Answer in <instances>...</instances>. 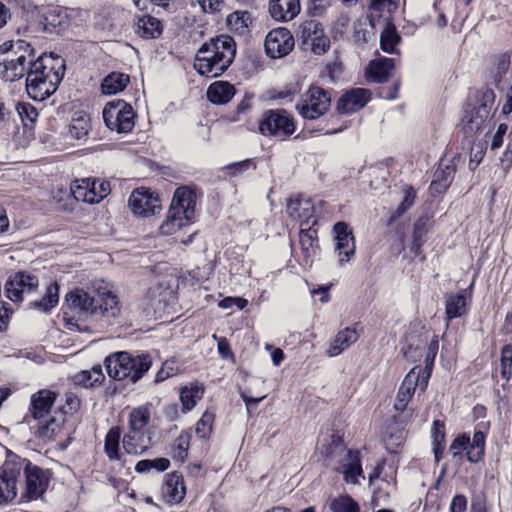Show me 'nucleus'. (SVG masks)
<instances>
[{
  "label": "nucleus",
  "instance_id": "obj_1",
  "mask_svg": "<svg viewBox=\"0 0 512 512\" xmlns=\"http://www.w3.org/2000/svg\"><path fill=\"white\" fill-rule=\"evenodd\" d=\"M120 313V303L116 294L106 287L74 288L65 295L63 303L64 319L70 324L77 317L88 320L115 318Z\"/></svg>",
  "mask_w": 512,
  "mask_h": 512
},
{
  "label": "nucleus",
  "instance_id": "obj_2",
  "mask_svg": "<svg viewBox=\"0 0 512 512\" xmlns=\"http://www.w3.org/2000/svg\"><path fill=\"white\" fill-rule=\"evenodd\" d=\"M34 60L27 72L26 90L30 98L41 102L57 90L64 76L65 64L61 57L45 54Z\"/></svg>",
  "mask_w": 512,
  "mask_h": 512
},
{
  "label": "nucleus",
  "instance_id": "obj_3",
  "mask_svg": "<svg viewBox=\"0 0 512 512\" xmlns=\"http://www.w3.org/2000/svg\"><path fill=\"white\" fill-rule=\"evenodd\" d=\"M236 55V45L232 37L220 35L204 43L198 50L195 70L210 78L220 76L233 62Z\"/></svg>",
  "mask_w": 512,
  "mask_h": 512
},
{
  "label": "nucleus",
  "instance_id": "obj_4",
  "mask_svg": "<svg viewBox=\"0 0 512 512\" xmlns=\"http://www.w3.org/2000/svg\"><path fill=\"white\" fill-rule=\"evenodd\" d=\"M35 51L24 40L6 42L0 46V78L14 82L27 74L34 63Z\"/></svg>",
  "mask_w": 512,
  "mask_h": 512
},
{
  "label": "nucleus",
  "instance_id": "obj_5",
  "mask_svg": "<svg viewBox=\"0 0 512 512\" xmlns=\"http://www.w3.org/2000/svg\"><path fill=\"white\" fill-rule=\"evenodd\" d=\"M105 367L108 375L115 380L129 379L132 383L139 381L152 366L149 354L132 356L121 351L106 357Z\"/></svg>",
  "mask_w": 512,
  "mask_h": 512
},
{
  "label": "nucleus",
  "instance_id": "obj_6",
  "mask_svg": "<svg viewBox=\"0 0 512 512\" xmlns=\"http://www.w3.org/2000/svg\"><path fill=\"white\" fill-rule=\"evenodd\" d=\"M494 101L495 94L493 90L486 89L481 92L477 102L465 110L461 125L466 136L472 137L483 130Z\"/></svg>",
  "mask_w": 512,
  "mask_h": 512
},
{
  "label": "nucleus",
  "instance_id": "obj_7",
  "mask_svg": "<svg viewBox=\"0 0 512 512\" xmlns=\"http://www.w3.org/2000/svg\"><path fill=\"white\" fill-rule=\"evenodd\" d=\"M103 119L111 131L126 134L134 128L135 112L132 106L123 100L111 101L103 109Z\"/></svg>",
  "mask_w": 512,
  "mask_h": 512
},
{
  "label": "nucleus",
  "instance_id": "obj_8",
  "mask_svg": "<svg viewBox=\"0 0 512 512\" xmlns=\"http://www.w3.org/2000/svg\"><path fill=\"white\" fill-rule=\"evenodd\" d=\"M330 104V97L324 89L319 86H310L296 108L303 118L315 120L328 111Z\"/></svg>",
  "mask_w": 512,
  "mask_h": 512
},
{
  "label": "nucleus",
  "instance_id": "obj_9",
  "mask_svg": "<svg viewBox=\"0 0 512 512\" xmlns=\"http://www.w3.org/2000/svg\"><path fill=\"white\" fill-rule=\"evenodd\" d=\"M296 125L285 110H268L259 122V132L264 136L286 138L294 133Z\"/></svg>",
  "mask_w": 512,
  "mask_h": 512
},
{
  "label": "nucleus",
  "instance_id": "obj_10",
  "mask_svg": "<svg viewBox=\"0 0 512 512\" xmlns=\"http://www.w3.org/2000/svg\"><path fill=\"white\" fill-rule=\"evenodd\" d=\"M429 373L422 370V367H414L402 381L394 403L395 410L404 411L417 388L424 391L428 385Z\"/></svg>",
  "mask_w": 512,
  "mask_h": 512
},
{
  "label": "nucleus",
  "instance_id": "obj_11",
  "mask_svg": "<svg viewBox=\"0 0 512 512\" xmlns=\"http://www.w3.org/2000/svg\"><path fill=\"white\" fill-rule=\"evenodd\" d=\"M38 286L37 276L27 272H17L7 281L5 290L11 301L21 302L36 292Z\"/></svg>",
  "mask_w": 512,
  "mask_h": 512
},
{
  "label": "nucleus",
  "instance_id": "obj_12",
  "mask_svg": "<svg viewBox=\"0 0 512 512\" xmlns=\"http://www.w3.org/2000/svg\"><path fill=\"white\" fill-rule=\"evenodd\" d=\"M128 203L131 211L140 217H149L161 210L158 195L143 187L133 190Z\"/></svg>",
  "mask_w": 512,
  "mask_h": 512
},
{
  "label": "nucleus",
  "instance_id": "obj_13",
  "mask_svg": "<svg viewBox=\"0 0 512 512\" xmlns=\"http://www.w3.org/2000/svg\"><path fill=\"white\" fill-rule=\"evenodd\" d=\"M293 48V35L286 28L273 29L265 38V50L271 58H282L288 55Z\"/></svg>",
  "mask_w": 512,
  "mask_h": 512
},
{
  "label": "nucleus",
  "instance_id": "obj_14",
  "mask_svg": "<svg viewBox=\"0 0 512 512\" xmlns=\"http://www.w3.org/2000/svg\"><path fill=\"white\" fill-rule=\"evenodd\" d=\"M26 490L23 495L27 501L40 498L49 484V473L36 465L28 463L25 467Z\"/></svg>",
  "mask_w": 512,
  "mask_h": 512
},
{
  "label": "nucleus",
  "instance_id": "obj_15",
  "mask_svg": "<svg viewBox=\"0 0 512 512\" xmlns=\"http://www.w3.org/2000/svg\"><path fill=\"white\" fill-rule=\"evenodd\" d=\"M335 234V252L341 263L349 262L355 254V242L352 230L345 222H337L333 226Z\"/></svg>",
  "mask_w": 512,
  "mask_h": 512
},
{
  "label": "nucleus",
  "instance_id": "obj_16",
  "mask_svg": "<svg viewBox=\"0 0 512 512\" xmlns=\"http://www.w3.org/2000/svg\"><path fill=\"white\" fill-rule=\"evenodd\" d=\"M371 99V92L364 88H354L344 93L337 102L341 114H352L366 106Z\"/></svg>",
  "mask_w": 512,
  "mask_h": 512
},
{
  "label": "nucleus",
  "instance_id": "obj_17",
  "mask_svg": "<svg viewBox=\"0 0 512 512\" xmlns=\"http://www.w3.org/2000/svg\"><path fill=\"white\" fill-rule=\"evenodd\" d=\"M196 194L188 187H179L174 192L170 210L192 220L195 215Z\"/></svg>",
  "mask_w": 512,
  "mask_h": 512
},
{
  "label": "nucleus",
  "instance_id": "obj_18",
  "mask_svg": "<svg viewBox=\"0 0 512 512\" xmlns=\"http://www.w3.org/2000/svg\"><path fill=\"white\" fill-rule=\"evenodd\" d=\"M20 469L16 465L6 464L0 473V504L12 501L17 496V479Z\"/></svg>",
  "mask_w": 512,
  "mask_h": 512
},
{
  "label": "nucleus",
  "instance_id": "obj_19",
  "mask_svg": "<svg viewBox=\"0 0 512 512\" xmlns=\"http://www.w3.org/2000/svg\"><path fill=\"white\" fill-rule=\"evenodd\" d=\"M56 400V393L42 389L31 395L29 414L34 420L40 421L44 419L51 411Z\"/></svg>",
  "mask_w": 512,
  "mask_h": 512
},
{
  "label": "nucleus",
  "instance_id": "obj_20",
  "mask_svg": "<svg viewBox=\"0 0 512 512\" xmlns=\"http://www.w3.org/2000/svg\"><path fill=\"white\" fill-rule=\"evenodd\" d=\"M78 13L87 15V12L74 9L51 8L43 16L44 30L52 32L54 30L64 29L68 25L69 19Z\"/></svg>",
  "mask_w": 512,
  "mask_h": 512
},
{
  "label": "nucleus",
  "instance_id": "obj_21",
  "mask_svg": "<svg viewBox=\"0 0 512 512\" xmlns=\"http://www.w3.org/2000/svg\"><path fill=\"white\" fill-rule=\"evenodd\" d=\"M301 10L299 0H270L269 12L273 19L288 22L294 19Z\"/></svg>",
  "mask_w": 512,
  "mask_h": 512
},
{
  "label": "nucleus",
  "instance_id": "obj_22",
  "mask_svg": "<svg viewBox=\"0 0 512 512\" xmlns=\"http://www.w3.org/2000/svg\"><path fill=\"white\" fill-rule=\"evenodd\" d=\"M359 338L357 330L353 327H346L340 330L329 343L325 351L326 356L335 357L347 350L351 345L356 343Z\"/></svg>",
  "mask_w": 512,
  "mask_h": 512
},
{
  "label": "nucleus",
  "instance_id": "obj_23",
  "mask_svg": "<svg viewBox=\"0 0 512 512\" xmlns=\"http://www.w3.org/2000/svg\"><path fill=\"white\" fill-rule=\"evenodd\" d=\"M287 213L293 219L300 222V225H309L314 216V207L309 198L296 197L289 200Z\"/></svg>",
  "mask_w": 512,
  "mask_h": 512
},
{
  "label": "nucleus",
  "instance_id": "obj_24",
  "mask_svg": "<svg viewBox=\"0 0 512 512\" xmlns=\"http://www.w3.org/2000/svg\"><path fill=\"white\" fill-rule=\"evenodd\" d=\"M95 185H97V180L94 178L75 180L71 184L70 192L76 201L95 204Z\"/></svg>",
  "mask_w": 512,
  "mask_h": 512
},
{
  "label": "nucleus",
  "instance_id": "obj_25",
  "mask_svg": "<svg viewBox=\"0 0 512 512\" xmlns=\"http://www.w3.org/2000/svg\"><path fill=\"white\" fill-rule=\"evenodd\" d=\"M234 95L235 88L227 81H216L207 89L208 100L216 105H223L230 102Z\"/></svg>",
  "mask_w": 512,
  "mask_h": 512
},
{
  "label": "nucleus",
  "instance_id": "obj_26",
  "mask_svg": "<svg viewBox=\"0 0 512 512\" xmlns=\"http://www.w3.org/2000/svg\"><path fill=\"white\" fill-rule=\"evenodd\" d=\"M162 493L169 502L182 501L186 493L182 476L176 473L169 474L162 487Z\"/></svg>",
  "mask_w": 512,
  "mask_h": 512
},
{
  "label": "nucleus",
  "instance_id": "obj_27",
  "mask_svg": "<svg viewBox=\"0 0 512 512\" xmlns=\"http://www.w3.org/2000/svg\"><path fill=\"white\" fill-rule=\"evenodd\" d=\"M135 32L142 38L153 39L162 33V25L157 18L143 15L135 24Z\"/></svg>",
  "mask_w": 512,
  "mask_h": 512
},
{
  "label": "nucleus",
  "instance_id": "obj_28",
  "mask_svg": "<svg viewBox=\"0 0 512 512\" xmlns=\"http://www.w3.org/2000/svg\"><path fill=\"white\" fill-rule=\"evenodd\" d=\"M64 422L65 418L62 413L55 414L47 420L44 418L39 421L37 434L45 439H53L62 431Z\"/></svg>",
  "mask_w": 512,
  "mask_h": 512
},
{
  "label": "nucleus",
  "instance_id": "obj_29",
  "mask_svg": "<svg viewBox=\"0 0 512 512\" xmlns=\"http://www.w3.org/2000/svg\"><path fill=\"white\" fill-rule=\"evenodd\" d=\"M123 448L128 454H142L150 445V438L144 432L132 433L129 432L123 437Z\"/></svg>",
  "mask_w": 512,
  "mask_h": 512
},
{
  "label": "nucleus",
  "instance_id": "obj_30",
  "mask_svg": "<svg viewBox=\"0 0 512 512\" xmlns=\"http://www.w3.org/2000/svg\"><path fill=\"white\" fill-rule=\"evenodd\" d=\"M346 457V463L342 466L344 479L347 483L357 484L358 477H363L359 453L349 450Z\"/></svg>",
  "mask_w": 512,
  "mask_h": 512
},
{
  "label": "nucleus",
  "instance_id": "obj_31",
  "mask_svg": "<svg viewBox=\"0 0 512 512\" xmlns=\"http://www.w3.org/2000/svg\"><path fill=\"white\" fill-rule=\"evenodd\" d=\"M445 312L448 320L461 317L467 312V297L464 293H452L446 296Z\"/></svg>",
  "mask_w": 512,
  "mask_h": 512
},
{
  "label": "nucleus",
  "instance_id": "obj_32",
  "mask_svg": "<svg viewBox=\"0 0 512 512\" xmlns=\"http://www.w3.org/2000/svg\"><path fill=\"white\" fill-rule=\"evenodd\" d=\"M129 81V75L113 72L104 78L101 84V91L106 95L117 94L126 88Z\"/></svg>",
  "mask_w": 512,
  "mask_h": 512
},
{
  "label": "nucleus",
  "instance_id": "obj_33",
  "mask_svg": "<svg viewBox=\"0 0 512 512\" xmlns=\"http://www.w3.org/2000/svg\"><path fill=\"white\" fill-rule=\"evenodd\" d=\"M151 419V411L148 406L133 408L129 414V432H144Z\"/></svg>",
  "mask_w": 512,
  "mask_h": 512
},
{
  "label": "nucleus",
  "instance_id": "obj_34",
  "mask_svg": "<svg viewBox=\"0 0 512 512\" xmlns=\"http://www.w3.org/2000/svg\"><path fill=\"white\" fill-rule=\"evenodd\" d=\"M121 430L119 427H112L106 434L104 441V451L110 461H119Z\"/></svg>",
  "mask_w": 512,
  "mask_h": 512
},
{
  "label": "nucleus",
  "instance_id": "obj_35",
  "mask_svg": "<svg viewBox=\"0 0 512 512\" xmlns=\"http://www.w3.org/2000/svg\"><path fill=\"white\" fill-rule=\"evenodd\" d=\"M395 67L394 59L380 58L369 65V74L376 82L385 81Z\"/></svg>",
  "mask_w": 512,
  "mask_h": 512
},
{
  "label": "nucleus",
  "instance_id": "obj_36",
  "mask_svg": "<svg viewBox=\"0 0 512 512\" xmlns=\"http://www.w3.org/2000/svg\"><path fill=\"white\" fill-rule=\"evenodd\" d=\"M191 222L185 216H182L169 209L166 219L161 223L159 230L163 235H172L180 228L188 225Z\"/></svg>",
  "mask_w": 512,
  "mask_h": 512
},
{
  "label": "nucleus",
  "instance_id": "obj_37",
  "mask_svg": "<svg viewBox=\"0 0 512 512\" xmlns=\"http://www.w3.org/2000/svg\"><path fill=\"white\" fill-rule=\"evenodd\" d=\"M104 380V374L100 365L94 366L91 370H83L74 376L76 384L92 387Z\"/></svg>",
  "mask_w": 512,
  "mask_h": 512
},
{
  "label": "nucleus",
  "instance_id": "obj_38",
  "mask_svg": "<svg viewBox=\"0 0 512 512\" xmlns=\"http://www.w3.org/2000/svg\"><path fill=\"white\" fill-rule=\"evenodd\" d=\"M204 393L203 386L198 383L191 384L189 387H184L180 392V400L183 408L187 411L195 407L197 401L201 399Z\"/></svg>",
  "mask_w": 512,
  "mask_h": 512
},
{
  "label": "nucleus",
  "instance_id": "obj_39",
  "mask_svg": "<svg viewBox=\"0 0 512 512\" xmlns=\"http://www.w3.org/2000/svg\"><path fill=\"white\" fill-rule=\"evenodd\" d=\"M91 128L90 119L86 114L75 115L68 126V133L72 138L82 139L87 136Z\"/></svg>",
  "mask_w": 512,
  "mask_h": 512
},
{
  "label": "nucleus",
  "instance_id": "obj_40",
  "mask_svg": "<svg viewBox=\"0 0 512 512\" xmlns=\"http://www.w3.org/2000/svg\"><path fill=\"white\" fill-rule=\"evenodd\" d=\"M485 451V434L481 431H476L473 435L472 441L469 440V448L467 451V460L471 463H477L484 456Z\"/></svg>",
  "mask_w": 512,
  "mask_h": 512
},
{
  "label": "nucleus",
  "instance_id": "obj_41",
  "mask_svg": "<svg viewBox=\"0 0 512 512\" xmlns=\"http://www.w3.org/2000/svg\"><path fill=\"white\" fill-rule=\"evenodd\" d=\"M250 23L251 16L247 11H235L227 17V26L229 29L240 35L246 33Z\"/></svg>",
  "mask_w": 512,
  "mask_h": 512
},
{
  "label": "nucleus",
  "instance_id": "obj_42",
  "mask_svg": "<svg viewBox=\"0 0 512 512\" xmlns=\"http://www.w3.org/2000/svg\"><path fill=\"white\" fill-rule=\"evenodd\" d=\"M59 301V286L51 283L47 286L45 295L39 301H34L33 306L45 312L54 308Z\"/></svg>",
  "mask_w": 512,
  "mask_h": 512
},
{
  "label": "nucleus",
  "instance_id": "obj_43",
  "mask_svg": "<svg viewBox=\"0 0 512 512\" xmlns=\"http://www.w3.org/2000/svg\"><path fill=\"white\" fill-rule=\"evenodd\" d=\"M300 245L303 252V256L306 261L310 260L316 254V231L309 229H301L300 232Z\"/></svg>",
  "mask_w": 512,
  "mask_h": 512
},
{
  "label": "nucleus",
  "instance_id": "obj_44",
  "mask_svg": "<svg viewBox=\"0 0 512 512\" xmlns=\"http://www.w3.org/2000/svg\"><path fill=\"white\" fill-rule=\"evenodd\" d=\"M323 32L322 25L316 20H307L300 24L298 35L303 44H308L314 37Z\"/></svg>",
  "mask_w": 512,
  "mask_h": 512
},
{
  "label": "nucleus",
  "instance_id": "obj_45",
  "mask_svg": "<svg viewBox=\"0 0 512 512\" xmlns=\"http://www.w3.org/2000/svg\"><path fill=\"white\" fill-rule=\"evenodd\" d=\"M428 232V219L420 218L414 223L413 227V241L411 250L418 253L425 242V235Z\"/></svg>",
  "mask_w": 512,
  "mask_h": 512
},
{
  "label": "nucleus",
  "instance_id": "obj_46",
  "mask_svg": "<svg viewBox=\"0 0 512 512\" xmlns=\"http://www.w3.org/2000/svg\"><path fill=\"white\" fill-rule=\"evenodd\" d=\"M169 465L170 462L167 458L145 459L137 462L135 471L137 473H146L154 469L157 472H163L169 468Z\"/></svg>",
  "mask_w": 512,
  "mask_h": 512
},
{
  "label": "nucleus",
  "instance_id": "obj_47",
  "mask_svg": "<svg viewBox=\"0 0 512 512\" xmlns=\"http://www.w3.org/2000/svg\"><path fill=\"white\" fill-rule=\"evenodd\" d=\"M189 445L190 435L186 432H181L171 445L172 457L178 461H183L187 456Z\"/></svg>",
  "mask_w": 512,
  "mask_h": 512
},
{
  "label": "nucleus",
  "instance_id": "obj_48",
  "mask_svg": "<svg viewBox=\"0 0 512 512\" xmlns=\"http://www.w3.org/2000/svg\"><path fill=\"white\" fill-rule=\"evenodd\" d=\"M453 177H454V168L453 167L446 166L445 168L438 169L434 173V179L431 183V186L434 187L436 191H439V190L444 191L451 184Z\"/></svg>",
  "mask_w": 512,
  "mask_h": 512
},
{
  "label": "nucleus",
  "instance_id": "obj_49",
  "mask_svg": "<svg viewBox=\"0 0 512 512\" xmlns=\"http://www.w3.org/2000/svg\"><path fill=\"white\" fill-rule=\"evenodd\" d=\"M400 41V36L394 28L387 27L381 33L380 46L384 52L395 53L396 46Z\"/></svg>",
  "mask_w": 512,
  "mask_h": 512
},
{
  "label": "nucleus",
  "instance_id": "obj_50",
  "mask_svg": "<svg viewBox=\"0 0 512 512\" xmlns=\"http://www.w3.org/2000/svg\"><path fill=\"white\" fill-rule=\"evenodd\" d=\"M333 512H359V505L348 495L340 496L331 503Z\"/></svg>",
  "mask_w": 512,
  "mask_h": 512
},
{
  "label": "nucleus",
  "instance_id": "obj_51",
  "mask_svg": "<svg viewBox=\"0 0 512 512\" xmlns=\"http://www.w3.org/2000/svg\"><path fill=\"white\" fill-rule=\"evenodd\" d=\"M501 376L505 380L512 377V345H505L501 350L500 358Z\"/></svg>",
  "mask_w": 512,
  "mask_h": 512
},
{
  "label": "nucleus",
  "instance_id": "obj_52",
  "mask_svg": "<svg viewBox=\"0 0 512 512\" xmlns=\"http://www.w3.org/2000/svg\"><path fill=\"white\" fill-rule=\"evenodd\" d=\"M215 416L213 413L206 411L200 420L196 423V434L200 438H206L210 435L213 427Z\"/></svg>",
  "mask_w": 512,
  "mask_h": 512
},
{
  "label": "nucleus",
  "instance_id": "obj_53",
  "mask_svg": "<svg viewBox=\"0 0 512 512\" xmlns=\"http://www.w3.org/2000/svg\"><path fill=\"white\" fill-rule=\"evenodd\" d=\"M510 59L511 56L508 53L501 54L495 59V63L493 65L495 83H499L502 79V76L508 71L510 66Z\"/></svg>",
  "mask_w": 512,
  "mask_h": 512
},
{
  "label": "nucleus",
  "instance_id": "obj_54",
  "mask_svg": "<svg viewBox=\"0 0 512 512\" xmlns=\"http://www.w3.org/2000/svg\"><path fill=\"white\" fill-rule=\"evenodd\" d=\"M469 437L465 434L456 437L449 447L453 458L461 457L464 451H468Z\"/></svg>",
  "mask_w": 512,
  "mask_h": 512
},
{
  "label": "nucleus",
  "instance_id": "obj_55",
  "mask_svg": "<svg viewBox=\"0 0 512 512\" xmlns=\"http://www.w3.org/2000/svg\"><path fill=\"white\" fill-rule=\"evenodd\" d=\"M367 22L366 20L358 19L353 24V40L357 44H364L368 41L367 38Z\"/></svg>",
  "mask_w": 512,
  "mask_h": 512
},
{
  "label": "nucleus",
  "instance_id": "obj_56",
  "mask_svg": "<svg viewBox=\"0 0 512 512\" xmlns=\"http://www.w3.org/2000/svg\"><path fill=\"white\" fill-rule=\"evenodd\" d=\"M415 192L412 188H407L404 192V197L392 215V218L400 217L403 213H405L409 208H411L414 204Z\"/></svg>",
  "mask_w": 512,
  "mask_h": 512
},
{
  "label": "nucleus",
  "instance_id": "obj_57",
  "mask_svg": "<svg viewBox=\"0 0 512 512\" xmlns=\"http://www.w3.org/2000/svg\"><path fill=\"white\" fill-rule=\"evenodd\" d=\"M439 348V341L437 337H434L431 342L428 345L427 353L425 356V368H422V370H425L426 373H429V376L431 375L432 367L434 364L435 357L437 355Z\"/></svg>",
  "mask_w": 512,
  "mask_h": 512
},
{
  "label": "nucleus",
  "instance_id": "obj_58",
  "mask_svg": "<svg viewBox=\"0 0 512 512\" xmlns=\"http://www.w3.org/2000/svg\"><path fill=\"white\" fill-rule=\"evenodd\" d=\"M16 110L23 122L28 121L33 123L38 117V111L29 103H18Z\"/></svg>",
  "mask_w": 512,
  "mask_h": 512
},
{
  "label": "nucleus",
  "instance_id": "obj_59",
  "mask_svg": "<svg viewBox=\"0 0 512 512\" xmlns=\"http://www.w3.org/2000/svg\"><path fill=\"white\" fill-rule=\"evenodd\" d=\"M311 50L317 55H322L327 52L330 47L329 39L324 35V31L317 37H314L310 43Z\"/></svg>",
  "mask_w": 512,
  "mask_h": 512
},
{
  "label": "nucleus",
  "instance_id": "obj_60",
  "mask_svg": "<svg viewBox=\"0 0 512 512\" xmlns=\"http://www.w3.org/2000/svg\"><path fill=\"white\" fill-rule=\"evenodd\" d=\"M80 405L81 401L75 394L67 393L65 395V404L62 407V414H73L80 408Z\"/></svg>",
  "mask_w": 512,
  "mask_h": 512
},
{
  "label": "nucleus",
  "instance_id": "obj_61",
  "mask_svg": "<svg viewBox=\"0 0 512 512\" xmlns=\"http://www.w3.org/2000/svg\"><path fill=\"white\" fill-rule=\"evenodd\" d=\"M467 499L462 494H457L452 498L449 510L450 512H466Z\"/></svg>",
  "mask_w": 512,
  "mask_h": 512
},
{
  "label": "nucleus",
  "instance_id": "obj_62",
  "mask_svg": "<svg viewBox=\"0 0 512 512\" xmlns=\"http://www.w3.org/2000/svg\"><path fill=\"white\" fill-rule=\"evenodd\" d=\"M198 3L206 13L218 12L223 6V0H198Z\"/></svg>",
  "mask_w": 512,
  "mask_h": 512
},
{
  "label": "nucleus",
  "instance_id": "obj_63",
  "mask_svg": "<svg viewBox=\"0 0 512 512\" xmlns=\"http://www.w3.org/2000/svg\"><path fill=\"white\" fill-rule=\"evenodd\" d=\"M110 191L111 187L109 182L97 180V185H95V203H99Z\"/></svg>",
  "mask_w": 512,
  "mask_h": 512
},
{
  "label": "nucleus",
  "instance_id": "obj_64",
  "mask_svg": "<svg viewBox=\"0 0 512 512\" xmlns=\"http://www.w3.org/2000/svg\"><path fill=\"white\" fill-rule=\"evenodd\" d=\"M508 130L507 124H500L497 128L496 133L493 136L492 142H491V149L495 150L502 146L503 139Z\"/></svg>",
  "mask_w": 512,
  "mask_h": 512
}]
</instances>
